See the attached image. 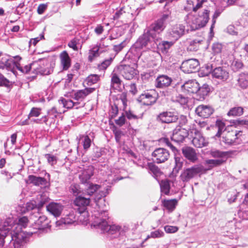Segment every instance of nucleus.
Returning <instances> with one entry per match:
<instances>
[{"mask_svg":"<svg viewBox=\"0 0 248 248\" xmlns=\"http://www.w3.org/2000/svg\"><path fill=\"white\" fill-rule=\"evenodd\" d=\"M201 41L198 39H194L189 41V45L187 47V49L189 51H196L197 50Z\"/></svg>","mask_w":248,"mask_h":248,"instance_id":"3c124183","label":"nucleus"},{"mask_svg":"<svg viewBox=\"0 0 248 248\" xmlns=\"http://www.w3.org/2000/svg\"><path fill=\"white\" fill-rule=\"evenodd\" d=\"M87 184L88 185V186L86 191L87 193V196L90 197V196L92 195L100 188V186L96 184H93L92 183H88Z\"/></svg>","mask_w":248,"mask_h":248,"instance_id":"49530a36","label":"nucleus"},{"mask_svg":"<svg viewBox=\"0 0 248 248\" xmlns=\"http://www.w3.org/2000/svg\"><path fill=\"white\" fill-rule=\"evenodd\" d=\"M178 120V116L171 111H163L160 113L156 117V121L161 123H174Z\"/></svg>","mask_w":248,"mask_h":248,"instance_id":"4468645a","label":"nucleus"},{"mask_svg":"<svg viewBox=\"0 0 248 248\" xmlns=\"http://www.w3.org/2000/svg\"><path fill=\"white\" fill-rule=\"evenodd\" d=\"M125 114L127 118L129 120H138L139 119H142L143 114H140L139 115H136L134 113V112L132 110H129L125 111Z\"/></svg>","mask_w":248,"mask_h":248,"instance_id":"09e8293b","label":"nucleus"},{"mask_svg":"<svg viewBox=\"0 0 248 248\" xmlns=\"http://www.w3.org/2000/svg\"><path fill=\"white\" fill-rule=\"evenodd\" d=\"M191 133L193 137L192 142L195 147L202 148L207 145L208 142L199 131L196 129H193Z\"/></svg>","mask_w":248,"mask_h":248,"instance_id":"f3484780","label":"nucleus"},{"mask_svg":"<svg viewBox=\"0 0 248 248\" xmlns=\"http://www.w3.org/2000/svg\"><path fill=\"white\" fill-rule=\"evenodd\" d=\"M152 160L157 164L164 163L169 159L170 153L168 150L163 148H157L152 153Z\"/></svg>","mask_w":248,"mask_h":248,"instance_id":"1a4fd4ad","label":"nucleus"},{"mask_svg":"<svg viewBox=\"0 0 248 248\" xmlns=\"http://www.w3.org/2000/svg\"><path fill=\"white\" fill-rule=\"evenodd\" d=\"M121 82L119 76L114 71L111 75V86L115 89L118 88Z\"/></svg>","mask_w":248,"mask_h":248,"instance_id":"e433bc0d","label":"nucleus"},{"mask_svg":"<svg viewBox=\"0 0 248 248\" xmlns=\"http://www.w3.org/2000/svg\"><path fill=\"white\" fill-rule=\"evenodd\" d=\"M188 135V131L187 129L181 126H177L173 131L171 139L177 143L182 142Z\"/></svg>","mask_w":248,"mask_h":248,"instance_id":"2eb2a0df","label":"nucleus"},{"mask_svg":"<svg viewBox=\"0 0 248 248\" xmlns=\"http://www.w3.org/2000/svg\"><path fill=\"white\" fill-rule=\"evenodd\" d=\"M69 216L72 217V218L69 217H65L62 218L61 222L64 224H71L74 223L75 221V217L73 215H70Z\"/></svg>","mask_w":248,"mask_h":248,"instance_id":"338daca9","label":"nucleus"},{"mask_svg":"<svg viewBox=\"0 0 248 248\" xmlns=\"http://www.w3.org/2000/svg\"><path fill=\"white\" fill-rule=\"evenodd\" d=\"M170 181L168 180H164L161 181L160 184L161 191L166 195L170 192Z\"/></svg>","mask_w":248,"mask_h":248,"instance_id":"c03bdc74","label":"nucleus"},{"mask_svg":"<svg viewBox=\"0 0 248 248\" xmlns=\"http://www.w3.org/2000/svg\"><path fill=\"white\" fill-rule=\"evenodd\" d=\"M212 76L222 81H226L229 77V74L224 68L218 67L215 68L212 73Z\"/></svg>","mask_w":248,"mask_h":248,"instance_id":"4be33fe9","label":"nucleus"},{"mask_svg":"<svg viewBox=\"0 0 248 248\" xmlns=\"http://www.w3.org/2000/svg\"><path fill=\"white\" fill-rule=\"evenodd\" d=\"M174 41L171 40L170 41H163L161 42H158V47L162 52L167 53L169 49L174 44Z\"/></svg>","mask_w":248,"mask_h":248,"instance_id":"f704fd0d","label":"nucleus"},{"mask_svg":"<svg viewBox=\"0 0 248 248\" xmlns=\"http://www.w3.org/2000/svg\"><path fill=\"white\" fill-rule=\"evenodd\" d=\"M214 110L209 105H201L198 106L196 109V113L200 117L203 118H208L213 114Z\"/></svg>","mask_w":248,"mask_h":248,"instance_id":"412c9836","label":"nucleus"},{"mask_svg":"<svg viewBox=\"0 0 248 248\" xmlns=\"http://www.w3.org/2000/svg\"><path fill=\"white\" fill-rule=\"evenodd\" d=\"M45 157L47 159V162L51 166L56 164L57 158L56 156L50 154H46L45 155Z\"/></svg>","mask_w":248,"mask_h":248,"instance_id":"4d7b16f0","label":"nucleus"},{"mask_svg":"<svg viewBox=\"0 0 248 248\" xmlns=\"http://www.w3.org/2000/svg\"><path fill=\"white\" fill-rule=\"evenodd\" d=\"M8 233L11 235L9 242L13 241L14 248H22L25 243L26 236L23 231H9Z\"/></svg>","mask_w":248,"mask_h":248,"instance_id":"0eeeda50","label":"nucleus"},{"mask_svg":"<svg viewBox=\"0 0 248 248\" xmlns=\"http://www.w3.org/2000/svg\"><path fill=\"white\" fill-rule=\"evenodd\" d=\"M94 91L95 88H86L84 89L77 91L73 94H70V95L66 94L65 96L67 97L69 96L75 100L76 102H78L79 106L80 102L82 101L88 95L92 93Z\"/></svg>","mask_w":248,"mask_h":248,"instance_id":"ddd939ff","label":"nucleus"},{"mask_svg":"<svg viewBox=\"0 0 248 248\" xmlns=\"http://www.w3.org/2000/svg\"><path fill=\"white\" fill-rule=\"evenodd\" d=\"M81 143L85 150H87L91 146L92 140L88 135H82L80 137Z\"/></svg>","mask_w":248,"mask_h":248,"instance_id":"ea45409f","label":"nucleus"},{"mask_svg":"<svg viewBox=\"0 0 248 248\" xmlns=\"http://www.w3.org/2000/svg\"><path fill=\"white\" fill-rule=\"evenodd\" d=\"M216 126L217 128V132L216 134V136L219 137L225 130V124L222 121L217 120L216 121Z\"/></svg>","mask_w":248,"mask_h":248,"instance_id":"de8ad7c7","label":"nucleus"},{"mask_svg":"<svg viewBox=\"0 0 248 248\" xmlns=\"http://www.w3.org/2000/svg\"><path fill=\"white\" fill-rule=\"evenodd\" d=\"M243 113V108L240 107H234L232 108L228 112L227 115L229 116H240Z\"/></svg>","mask_w":248,"mask_h":248,"instance_id":"a18cd8bd","label":"nucleus"},{"mask_svg":"<svg viewBox=\"0 0 248 248\" xmlns=\"http://www.w3.org/2000/svg\"><path fill=\"white\" fill-rule=\"evenodd\" d=\"M184 159L182 157L176 155L175 157V166L173 168V171L176 173L182 168Z\"/></svg>","mask_w":248,"mask_h":248,"instance_id":"37998d69","label":"nucleus"},{"mask_svg":"<svg viewBox=\"0 0 248 248\" xmlns=\"http://www.w3.org/2000/svg\"><path fill=\"white\" fill-rule=\"evenodd\" d=\"M185 26L182 24H176L169 29L167 33V38L173 41H176L185 33Z\"/></svg>","mask_w":248,"mask_h":248,"instance_id":"423d86ee","label":"nucleus"},{"mask_svg":"<svg viewBox=\"0 0 248 248\" xmlns=\"http://www.w3.org/2000/svg\"><path fill=\"white\" fill-rule=\"evenodd\" d=\"M99 79V76L97 75H91L86 78L87 84L88 86H91L96 83Z\"/></svg>","mask_w":248,"mask_h":248,"instance_id":"864d4df0","label":"nucleus"},{"mask_svg":"<svg viewBox=\"0 0 248 248\" xmlns=\"http://www.w3.org/2000/svg\"><path fill=\"white\" fill-rule=\"evenodd\" d=\"M205 163L210 168L221 166L224 163L222 159H208L206 160Z\"/></svg>","mask_w":248,"mask_h":248,"instance_id":"58836bf2","label":"nucleus"},{"mask_svg":"<svg viewBox=\"0 0 248 248\" xmlns=\"http://www.w3.org/2000/svg\"><path fill=\"white\" fill-rule=\"evenodd\" d=\"M222 10L220 9H217L216 10V11L214 13V14L213 16V18H212V24L210 28L211 30H212L213 29V28L214 27V25L216 22V19L219 16V15L222 13Z\"/></svg>","mask_w":248,"mask_h":248,"instance_id":"680f3d73","label":"nucleus"},{"mask_svg":"<svg viewBox=\"0 0 248 248\" xmlns=\"http://www.w3.org/2000/svg\"><path fill=\"white\" fill-rule=\"evenodd\" d=\"M108 218V211H101L93 224V227L100 230L102 233L107 232L108 234H113L119 232L121 229V227L116 225H109L107 221Z\"/></svg>","mask_w":248,"mask_h":248,"instance_id":"f03ea898","label":"nucleus"},{"mask_svg":"<svg viewBox=\"0 0 248 248\" xmlns=\"http://www.w3.org/2000/svg\"><path fill=\"white\" fill-rule=\"evenodd\" d=\"M183 155L192 162H195L198 159L197 154L194 149L190 147H184L182 149Z\"/></svg>","mask_w":248,"mask_h":248,"instance_id":"bb28decb","label":"nucleus"},{"mask_svg":"<svg viewBox=\"0 0 248 248\" xmlns=\"http://www.w3.org/2000/svg\"><path fill=\"white\" fill-rule=\"evenodd\" d=\"M164 230L167 233H175L178 230V228L176 226L166 225L164 227Z\"/></svg>","mask_w":248,"mask_h":248,"instance_id":"774afa93","label":"nucleus"},{"mask_svg":"<svg viewBox=\"0 0 248 248\" xmlns=\"http://www.w3.org/2000/svg\"><path fill=\"white\" fill-rule=\"evenodd\" d=\"M94 168L90 165L86 167L79 174V179L82 184H88L91 178L93 175Z\"/></svg>","mask_w":248,"mask_h":248,"instance_id":"6ab92c4d","label":"nucleus"},{"mask_svg":"<svg viewBox=\"0 0 248 248\" xmlns=\"http://www.w3.org/2000/svg\"><path fill=\"white\" fill-rule=\"evenodd\" d=\"M16 65V62H15L12 58H10L9 56L6 55H0V69H6L15 75V67Z\"/></svg>","mask_w":248,"mask_h":248,"instance_id":"9d476101","label":"nucleus"},{"mask_svg":"<svg viewBox=\"0 0 248 248\" xmlns=\"http://www.w3.org/2000/svg\"><path fill=\"white\" fill-rule=\"evenodd\" d=\"M243 66V63L239 60H234L232 64V67L234 71H237Z\"/></svg>","mask_w":248,"mask_h":248,"instance_id":"052dcab7","label":"nucleus"},{"mask_svg":"<svg viewBox=\"0 0 248 248\" xmlns=\"http://www.w3.org/2000/svg\"><path fill=\"white\" fill-rule=\"evenodd\" d=\"M164 234V233L162 231L157 230L155 231L151 232L150 234L147 236L146 239H148L149 238H160L163 237Z\"/></svg>","mask_w":248,"mask_h":248,"instance_id":"bf43d9fd","label":"nucleus"},{"mask_svg":"<svg viewBox=\"0 0 248 248\" xmlns=\"http://www.w3.org/2000/svg\"><path fill=\"white\" fill-rule=\"evenodd\" d=\"M238 86L242 89L248 87V73H241L238 76L237 79Z\"/></svg>","mask_w":248,"mask_h":248,"instance_id":"473e14b6","label":"nucleus"},{"mask_svg":"<svg viewBox=\"0 0 248 248\" xmlns=\"http://www.w3.org/2000/svg\"><path fill=\"white\" fill-rule=\"evenodd\" d=\"M80 42V39L78 38H74L72 39L68 44V46L72 48L75 51L78 50V45H79Z\"/></svg>","mask_w":248,"mask_h":248,"instance_id":"5fc2aeb1","label":"nucleus"},{"mask_svg":"<svg viewBox=\"0 0 248 248\" xmlns=\"http://www.w3.org/2000/svg\"><path fill=\"white\" fill-rule=\"evenodd\" d=\"M10 85L9 80L5 78L3 75L0 74V86L8 87Z\"/></svg>","mask_w":248,"mask_h":248,"instance_id":"0e129e2a","label":"nucleus"},{"mask_svg":"<svg viewBox=\"0 0 248 248\" xmlns=\"http://www.w3.org/2000/svg\"><path fill=\"white\" fill-rule=\"evenodd\" d=\"M59 102L62 104L63 107L68 109H72L74 107H75V108L78 109L80 107L78 106V102L74 101L71 99L61 98L59 100Z\"/></svg>","mask_w":248,"mask_h":248,"instance_id":"c756f323","label":"nucleus"},{"mask_svg":"<svg viewBox=\"0 0 248 248\" xmlns=\"http://www.w3.org/2000/svg\"><path fill=\"white\" fill-rule=\"evenodd\" d=\"M105 46L104 44V42L102 43H100L99 45H96L94 46L92 49L89 50V56H88V60L90 62H92L94 58L99 56V51L101 47V46Z\"/></svg>","mask_w":248,"mask_h":248,"instance_id":"2f4dec72","label":"nucleus"},{"mask_svg":"<svg viewBox=\"0 0 248 248\" xmlns=\"http://www.w3.org/2000/svg\"><path fill=\"white\" fill-rule=\"evenodd\" d=\"M199 69V62L197 59H191L183 62L181 69L185 73L195 72Z\"/></svg>","mask_w":248,"mask_h":248,"instance_id":"9b49d317","label":"nucleus"},{"mask_svg":"<svg viewBox=\"0 0 248 248\" xmlns=\"http://www.w3.org/2000/svg\"><path fill=\"white\" fill-rule=\"evenodd\" d=\"M113 59L114 57H110L105 60L98 65L99 69L100 70H106L111 64Z\"/></svg>","mask_w":248,"mask_h":248,"instance_id":"8fccbe9b","label":"nucleus"},{"mask_svg":"<svg viewBox=\"0 0 248 248\" xmlns=\"http://www.w3.org/2000/svg\"><path fill=\"white\" fill-rule=\"evenodd\" d=\"M170 17V14H163L159 18L153 23L147 30L151 33L155 34L156 37H159V34L165 29L167 21Z\"/></svg>","mask_w":248,"mask_h":248,"instance_id":"7ed1b4c3","label":"nucleus"},{"mask_svg":"<svg viewBox=\"0 0 248 248\" xmlns=\"http://www.w3.org/2000/svg\"><path fill=\"white\" fill-rule=\"evenodd\" d=\"M41 108H32L28 115V119L33 117H38L41 114Z\"/></svg>","mask_w":248,"mask_h":248,"instance_id":"6e6d98bb","label":"nucleus"},{"mask_svg":"<svg viewBox=\"0 0 248 248\" xmlns=\"http://www.w3.org/2000/svg\"><path fill=\"white\" fill-rule=\"evenodd\" d=\"M28 179L30 183L35 186H45L46 184V180L45 178L33 175H29Z\"/></svg>","mask_w":248,"mask_h":248,"instance_id":"72a5a7b5","label":"nucleus"},{"mask_svg":"<svg viewBox=\"0 0 248 248\" xmlns=\"http://www.w3.org/2000/svg\"><path fill=\"white\" fill-rule=\"evenodd\" d=\"M32 72L41 75H48L53 71V68L51 67L47 61L40 60L32 63Z\"/></svg>","mask_w":248,"mask_h":248,"instance_id":"20e7f679","label":"nucleus"},{"mask_svg":"<svg viewBox=\"0 0 248 248\" xmlns=\"http://www.w3.org/2000/svg\"><path fill=\"white\" fill-rule=\"evenodd\" d=\"M199 84L196 80H189L185 82L181 87L184 92L187 93H196L198 91Z\"/></svg>","mask_w":248,"mask_h":248,"instance_id":"5701e85b","label":"nucleus"},{"mask_svg":"<svg viewBox=\"0 0 248 248\" xmlns=\"http://www.w3.org/2000/svg\"><path fill=\"white\" fill-rule=\"evenodd\" d=\"M210 92V88L207 84H204L201 87L199 85L198 91L196 92L197 95L199 96V99L203 100Z\"/></svg>","mask_w":248,"mask_h":248,"instance_id":"7c9ffc66","label":"nucleus"},{"mask_svg":"<svg viewBox=\"0 0 248 248\" xmlns=\"http://www.w3.org/2000/svg\"><path fill=\"white\" fill-rule=\"evenodd\" d=\"M172 81V78L169 76L160 75L156 78L155 85L157 88L164 89L170 86Z\"/></svg>","mask_w":248,"mask_h":248,"instance_id":"aec40b11","label":"nucleus"},{"mask_svg":"<svg viewBox=\"0 0 248 248\" xmlns=\"http://www.w3.org/2000/svg\"><path fill=\"white\" fill-rule=\"evenodd\" d=\"M209 155L213 158L222 159L225 163L229 155L227 152L221 151L216 149H212L209 151Z\"/></svg>","mask_w":248,"mask_h":248,"instance_id":"cd10ccee","label":"nucleus"},{"mask_svg":"<svg viewBox=\"0 0 248 248\" xmlns=\"http://www.w3.org/2000/svg\"><path fill=\"white\" fill-rule=\"evenodd\" d=\"M125 46V42L123 41L118 45H114L113 46V50L116 52V54H118L119 52L123 50Z\"/></svg>","mask_w":248,"mask_h":248,"instance_id":"e2e57ef3","label":"nucleus"},{"mask_svg":"<svg viewBox=\"0 0 248 248\" xmlns=\"http://www.w3.org/2000/svg\"><path fill=\"white\" fill-rule=\"evenodd\" d=\"M160 39V37H156L155 34L151 33L147 29L145 30L126 54L125 58H128L130 54H132L134 55L135 59H139L141 56L140 50L143 48L155 51L158 47V42Z\"/></svg>","mask_w":248,"mask_h":248,"instance_id":"f257e3e1","label":"nucleus"},{"mask_svg":"<svg viewBox=\"0 0 248 248\" xmlns=\"http://www.w3.org/2000/svg\"><path fill=\"white\" fill-rule=\"evenodd\" d=\"M48 197L45 194H41L37 198L35 201L37 205V209L40 210L45 204L48 202Z\"/></svg>","mask_w":248,"mask_h":248,"instance_id":"c9c22d12","label":"nucleus"},{"mask_svg":"<svg viewBox=\"0 0 248 248\" xmlns=\"http://www.w3.org/2000/svg\"><path fill=\"white\" fill-rule=\"evenodd\" d=\"M210 10L208 9H203L199 14L198 18V27L200 28L204 27L209 19Z\"/></svg>","mask_w":248,"mask_h":248,"instance_id":"393cba45","label":"nucleus"},{"mask_svg":"<svg viewBox=\"0 0 248 248\" xmlns=\"http://www.w3.org/2000/svg\"><path fill=\"white\" fill-rule=\"evenodd\" d=\"M90 202V198L87 195L85 196H82V195L77 196L74 200V204L77 207L76 210L79 214L87 215V212H86L87 207L89 205Z\"/></svg>","mask_w":248,"mask_h":248,"instance_id":"6e6552de","label":"nucleus"},{"mask_svg":"<svg viewBox=\"0 0 248 248\" xmlns=\"http://www.w3.org/2000/svg\"><path fill=\"white\" fill-rule=\"evenodd\" d=\"M203 170V167L202 166L196 165L192 167L184 169L180 175V177L182 181L188 182Z\"/></svg>","mask_w":248,"mask_h":248,"instance_id":"39448f33","label":"nucleus"},{"mask_svg":"<svg viewBox=\"0 0 248 248\" xmlns=\"http://www.w3.org/2000/svg\"><path fill=\"white\" fill-rule=\"evenodd\" d=\"M148 170L151 173H152L154 176H158L160 173V169L153 163H148L147 165Z\"/></svg>","mask_w":248,"mask_h":248,"instance_id":"79ce46f5","label":"nucleus"},{"mask_svg":"<svg viewBox=\"0 0 248 248\" xmlns=\"http://www.w3.org/2000/svg\"><path fill=\"white\" fill-rule=\"evenodd\" d=\"M63 207L60 203L52 202L46 206V210L54 217H57L61 215Z\"/></svg>","mask_w":248,"mask_h":248,"instance_id":"a878e982","label":"nucleus"},{"mask_svg":"<svg viewBox=\"0 0 248 248\" xmlns=\"http://www.w3.org/2000/svg\"><path fill=\"white\" fill-rule=\"evenodd\" d=\"M16 69L24 74H27L31 70H32V63H31L29 65H25L24 67H22L20 66L19 63L16 62Z\"/></svg>","mask_w":248,"mask_h":248,"instance_id":"603ef678","label":"nucleus"},{"mask_svg":"<svg viewBox=\"0 0 248 248\" xmlns=\"http://www.w3.org/2000/svg\"><path fill=\"white\" fill-rule=\"evenodd\" d=\"M154 91L150 92H146L142 93L137 99V100L143 105L150 106L154 104L156 101Z\"/></svg>","mask_w":248,"mask_h":248,"instance_id":"a211bd4d","label":"nucleus"},{"mask_svg":"<svg viewBox=\"0 0 248 248\" xmlns=\"http://www.w3.org/2000/svg\"><path fill=\"white\" fill-rule=\"evenodd\" d=\"M48 223L49 220L45 216H40L36 222V223L39 226L40 229L47 227Z\"/></svg>","mask_w":248,"mask_h":248,"instance_id":"a19ab883","label":"nucleus"},{"mask_svg":"<svg viewBox=\"0 0 248 248\" xmlns=\"http://www.w3.org/2000/svg\"><path fill=\"white\" fill-rule=\"evenodd\" d=\"M222 45L221 44L216 43L213 44L212 46V50L215 53H219L221 52Z\"/></svg>","mask_w":248,"mask_h":248,"instance_id":"69168bd1","label":"nucleus"},{"mask_svg":"<svg viewBox=\"0 0 248 248\" xmlns=\"http://www.w3.org/2000/svg\"><path fill=\"white\" fill-rule=\"evenodd\" d=\"M177 201L175 199L164 200L163 204L164 206L170 212H172L175 208Z\"/></svg>","mask_w":248,"mask_h":248,"instance_id":"4c0bfd02","label":"nucleus"},{"mask_svg":"<svg viewBox=\"0 0 248 248\" xmlns=\"http://www.w3.org/2000/svg\"><path fill=\"white\" fill-rule=\"evenodd\" d=\"M118 69L126 80H131L137 75V71L128 65H121Z\"/></svg>","mask_w":248,"mask_h":248,"instance_id":"dca6fc26","label":"nucleus"},{"mask_svg":"<svg viewBox=\"0 0 248 248\" xmlns=\"http://www.w3.org/2000/svg\"><path fill=\"white\" fill-rule=\"evenodd\" d=\"M8 229L3 224L0 225V248H4L5 243L10 240L11 235L8 233Z\"/></svg>","mask_w":248,"mask_h":248,"instance_id":"b1692460","label":"nucleus"},{"mask_svg":"<svg viewBox=\"0 0 248 248\" xmlns=\"http://www.w3.org/2000/svg\"><path fill=\"white\" fill-rule=\"evenodd\" d=\"M174 101L179 103L181 105H185L188 102V98L183 96L181 94H178L174 100Z\"/></svg>","mask_w":248,"mask_h":248,"instance_id":"13d9d810","label":"nucleus"},{"mask_svg":"<svg viewBox=\"0 0 248 248\" xmlns=\"http://www.w3.org/2000/svg\"><path fill=\"white\" fill-rule=\"evenodd\" d=\"M28 219L26 217H23L18 219V222L16 224H10L8 221H6L3 224L6 228H8L9 231L19 232L22 231V228H25L28 225Z\"/></svg>","mask_w":248,"mask_h":248,"instance_id":"f8f14e48","label":"nucleus"},{"mask_svg":"<svg viewBox=\"0 0 248 248\" xmlns=\"http://www.w3.org/2000/svg\"><path fill=\"white\" fill-rule=\"evenodd\" d=\"M61 64L64 70H67L71 66V60L66 51H62L60 54Z\"/></svg>","mask_w":248,"mask_h":248,"instance_id":"c85d7f7f","label":"nucleus"}]
</instances>
